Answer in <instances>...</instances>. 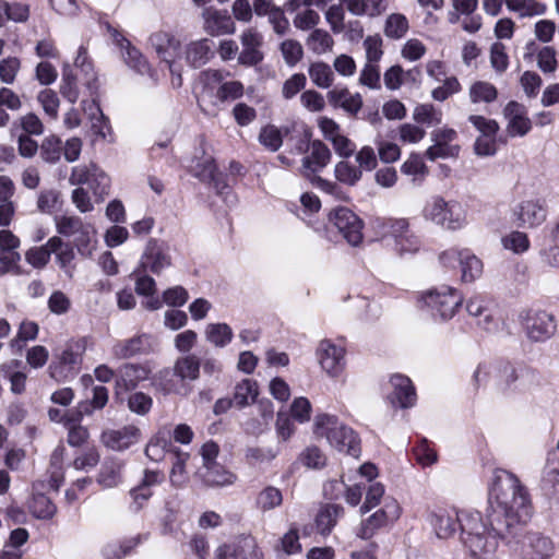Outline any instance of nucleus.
I'll list each match as a JSON object with an SVG mask.
<instances>
[{
    "label": "nucleus",
    "instance_id": "obj_55",
    "mask_svg": "<svg viewBox=\"0 0 559 559\" xmlns=\"http://www.w3.org/2000/svg\"><path fill=\"white\" fill-rule=\"evenodd\" d=\"M413 119L423 124H439L442 121V111L432 104H418L414 108Z\"/></svg>",
    "mask_w": 559,
    "mask_h": 559
},
{
    "label": "nucleus",
    "instance_id": "obj_58",
    "mask_svg": "<svg viewBox=\"0 0 559 559\" xmlns=\"http://www.w3.org/2000/svg\"><path fill=\"white\" fill-rule=\"evenodd\" d=\"M62 152V142L58 136L49 135L45 138L40 145V157L48 164H56Z\"/></svg>",
    "mask_w": 559,
    "mask_h": 559
},
{
    "label": "nucleus",
    "instance_id": "obj_36",
    "mask_svg": "<svg viewBox=\"0 0 559 559\" xmlns=\"http://www.w3.org/2000/svg\"><path fill=\"white\" fill-rule=\"evenodd\" d=\"M290 129L287 126L276 127L274 124H266L260 129L259 143L270 152H276L283 145V138L289 133Z\"/></svg>",
    "mask_w": 559,
    "mask_h": 559
},
{
    "label": "nucleus",
    "instance_id": "obj_12",
    "mask_svg": "<svg viewBox=\"0 0 559 559\" xmlns=\"http://www.w3.org/2000/svg\"><path fill=\"white\" fill-rule=\"evenodd\" d=\"M401 513L400 503L394 498L386 497L383 506L361 522L357 535L362 539H369L382 527L397 521Z\"/></svg>",
    "mask_w": 559,
    "mask_h": 559
},
{
    "label": "nucleus",
    "instance_id": "obj_54",
    "mask_svg": "<svg viewBox=\"0 0 559 559\" xmlns=\"http://www.w3.org/2000/svg\"><path fill=\"white\" fill-rule=\"evenodd\" d=\"M38 332L39 328L37 323L34 321L24 320L21 322L15 337L10 341L9 346L11 348L21 350L25 342L34 341L37 337Z\"/></svg>",
    "mask_w": 559,
    "mask_h": 559
},
{
    "label": "nucleus",
    "instance_id": "obj_50",
    "mask_svg": "<svg viewBox=\"0 0 559 559\" xmlns=\"http://www.w3.org/2000/svg\"><path fill=\"white\" fill-rule=\"evenodd\" d=\"M308 74L311 82L320 88H329L334 81V74L330 66L322 61L311 63Z\"/></svg>",
    "mask_w": 559,
    "mask_h": 559
},
{
    "label": "nucleus",
    "instance_id": "obj_38",
    "mask_svg": "<svg viewBox=\"0 0 559 559\" xmlns=\"http://www.w3.org/2000/svg\"><path fill=\"white\" fill-rule=\"evenodd\" d=\"M48 245L52 253L56 254V261L59 266L66 272L71 271L72 262L75 258V252L70 243L63 242L59 236H52L48 239Z\"/></svg>",
    "mask_w": 559,
    "mask_h": 559
},
{
    "label": "nucleus",
    "instance_id": "obj_35",
    "mask_svg": "<svg viewBox=\"0 0 559 559\" xmlns=\"http://www.w3.org/2000/svg\"><path fill=\"white\" fill-rule=\"evenodd\" d=\"M461 281L463 283H474L483 275V261L469 249H463V255L460 262Z\"/></svg>",
    "mask_w": 559,
    "mask_h": 559
},
{
    "label": "nucleus",
    "instance_id": "obj_46",
    "mask_svg": "<svg viewBox=\"0 0 559 559\" xmlns=\"http://www.w3.org/2000/svg\"><path fill=\"white\" fill-rule=\"evenodd\" d=\"M204 335L207 342L216 347H225L234 336L231 328L226 323H210L206 325Z\"/></svg>",
    "mask_w": 559,
    "mask_h": 559
},
{
    "label": "nucleus",
    "instance_id": "obj_23",
    "mask_svg": "<svg viewBox=\"0 0 559 559\" xmlns=\"http://www.w3.org/2000/svg\"><path fill=\"white\" fill-rule=\"evenodd\" d=\"M202 16L203 28L211 36L230 35L236 32V24L226 11L207 8Z\"/></svg>",
    "mask_w": 559,
    "mask_h": 559
},
{
    "label": "nucleus",
    "instance_id": "obj_64",
    "mask_svg": "<svg viewBox=\"0 0 559 559\" xmlns=\"http://www.w3.org/2000/svg\"><path fill=\"white\" fill-rule=\"evenodd\" d=\"M281 51L285 62L289 67H294L295 64H297L304 56V49L301 44L295 39L284 40L281 44Z\"/></svg>",
    "mask_w": 559,
    "mask_h": 559
},
{
    "label": "nucleus",
    "instance_id": "obj_4",
    "mask_svg": "<svg viewBox=\"0 0 559 559\" xmlns=\"http://www.w3.org/2000/svg\"><path fill=\"white\" fill-rule=\"evenodd\" d=\"M425 221L449 231L463 229L467 221V211L456 200H445L441 195H433L424 205Z\"/></svg>",
    "mask_w": 559,
    "mask_h": 559
},
{
    "label": "nucleus",
    "instance_id": "obj_33",
    "mask_svg": "<svg viewBox=\"0 0 559 559\" xmlns=\"http://www.w3.org/2000/svg\"><path fill=\"white\" fill-rule=\"evenodd\" d=\"M212 56L213 45L206 38L190 43L186 49V60L193 68L202 67Z\"/></svg>",
    "mask_w": 559,
    "mask_h": 559
},
{
    "label": "nucleus",
    "instance_id": "obj_5",
    "mask_svg": "<svg viewBox=\"0 0 559 559\" xmlns=\"http://www.w3.org/2000/svg\"><path fill=\"white\" fill-rule=\"evenodd\" d=\"M204 80L205 86L199 103L207 115H216L222 104L243 95V85L239 81L223 82V74L217 70L204 72Z\"/></svg>",
    "mask_w": 559,
    "mask_h": 559
},
{
    "label": "nucleus",
    "instance_id": "obj_18",
    "mask_svg": "<svg viewBox=\"0 0 559 559\" xmlns=\"http://www.w3.org/2000/svg\"><path fill=\"white\" fill-rule=\"evenodd\" d=\"M306 146L309 147L310 152L301 160V173L309 177L322 170L330 163L332 154L330 148L320 140H314L310 144L301 141L297 150L304 152Z\"/></svg>",
    "mask_w": 559,
    "mask_h": 559
},
{
    "label": "nucleus",
    "instance_id": "obj_56",
    "mask_svg": "<svg viewBox=\"0 0 559 559\" xmlns=\"http://www.w3.org/2000/svg\"><path fill=\"white\" fill-rule=\"evenodd\" d=\"M501 245L506 250L521 254L528 250L530 240L525 233L513 230L501 238Z\"/></svg>",
    "mask_w": 559,
    "mask_h": 559
},
{
    "label": "nucleus",
    "instance_id": "obj_45",
    "mask_svg": "<svg viewBox=\"0 0 559 559\" xmlns=\"http://www.w3.org/2000/svg\"><path fill=\"white\" fill-rule=\"evenodd\" d=\"M202 478L211 487L229 486L236 481V475L219 464L205 468Z\"/></svg>",
    "mask_w": 559,
    "mask_h": 559
},
{
    "label": "nucleus",
    "instance_id": "obj_19",
    "mask_svg": "<svg viewBox=\"0 0 559 559\" xmlns=\"http://www.w3.org/2000/svg\"><path fill=\"white\" fill-rule=\"evenodd\" d=\"M431 136L435 144L426 151V156L430 160L455 157L459 155L460 146L452 144L457 138V133L454 129L448 127L439 128L431 133Z\"/></svg>",
    "mask_w": 559,
    "mask_h": 559
},
{
    "label": "nucleus",
    "instance_id": "obj_43",
    "mask_svg": "<svg viewBox=\"0 0 559 559\" xmlns=\"http://www.w3.org/2000/svg\"><path fill=\"white\" fill-rule=\"evenodd\" d=\"M87 348V340L85 337L72 340L66 344L64 349L59 356V360L66 366H75L82 362L83 355Z\"/></svg>",
    "mask_w": 559,
    "mask_h": 559
},
{
    "label": "nucleus",
    "instance_id": "obj_41",
    "mask_svg": "<svg viewBox=\"0 0 559 559\" xmlns=\"http://www.w3.org/2000/svg\"><path fill=\"white\" fill-rule=\"evenodd\" d=\"M342 513L343 508L341 506L328 504L322 507L316 516L319 533L322 535L330 534Z\"/></svg>",
    "mask_w": 559,
    "mask_h": 559
},
{
    "label": "nucleus",
    "instance_id": "obj_26",
    "mask_svg": "<svg viewBox=\"0 0 559 559\" xmlns=\"http://www.w3.org/2000/svg\"><path fill=\"white\" fill-rule=\"evenodd\" d=\"M150 371L143 366L126 364L118 369L116 376V394L134 389L141 381L148 378Z\"/></svg>",
    "mask_w": 559,
    "mask_h": 559
},
{
    "label": "nucleus",
    "instance_id": "obj_61",
    "mask_svg": "<svg viewBox=\"0 0 559 559\" xmlns=\"http://www.w3.org/2000/svg\"><path fill=\"white\" fill-rule=\"evenodd\" d=\"M52 250H50V247L47 241L43 246L28 249L25 253V260L34 267L43 269L49 262Z\"/></svg>",
    "mask_w": 559,
    "mask_h": 559
},
{
    "label": "nucleus",
    "instance_id": "obj_34",
    "mask_svg": "<svg viewBox=\"0 0 559 559\" xmlns=\"http://www.w3.org/2000/svg\"><path fill=\"white\" fill-rule=\"evenodd\" d=\"M498 98L497 87L488 82L476 80L468 86V99L474 105H489Z\"/></svg>",
    "mask_w": 559,
    "mask_h": 559
},
{
    "label": "nucleus",
    "instance_id": "obj_25",
    "mask_svg": "<svg viewBox=\"0 0 559 559\" xmlns=\"http://www.w3.org/2000/svg\"><path fill=\"white\" fill-rule=\"evenodd\" d=\"M262 35L253 28H248L240 35L242 50L238 56V62L243 66H254L263 59L260 50Z\"/></svg>",
    "mask_w": 559,
    "mask_h": 559
},
{
    "label": "nucleus",
    "instance_id": "obj_21",
    "mask_svg": "<svg viewBox=\"0 0 559 559\" xmlns=\"http://www.w3.org/2000/svg\"><path fill=\"white\" fill-rule=\"evenodd\" d=\"M215 559H258L255 540L242 536L223 544L215 550Z\"/></svg>",
    "mask_w": 559,
    "mask_h": 559
},
{
    "label": "nucleus",
    "instance_id": "obj_42",
    "mask_svg": "<svg viewBox=\"0 0 559 559\" xmlns=\"http://www.w3.org/2000/svg\"><path fill=\"white\" fill-rule=\"evenodd\" d=\"M306 46L316 55H324L332 51L334 39L325 29L314 28L308 35Z\"/></svg>",
    "mask_w": 559,
    "mask_h": 559
},
{
    "label": "nucleus",
    "instance_id": "obj_52",
    "mask_svg": "<svg viewBox=\"0 0 559 559\" xmlns=\"http://www.w3.org/2000/svg\"><path fill=\"white\" fill-rule=\"evenodd\" d=\"M283 502L282 491L273 486L263 488L257 496L255 506L259 510L266 512L280 507Z\"/></svg>",
    "mask_w": 559,
    "mask_h": 559
},
{
    "label": "nucleus",
    "instance_id": "obj_63",
    "mask_svg": "<svg viewBox=\"0 0 559 559\" xmlns=\"http://www.w3.org/2000/svg\"><path fill=\"white\" fill-rule=\"evenodd\" d=\"M299 461L307 468H321L325 465L326 457L318 447L310 445L299 454Z\"/></svg>",
    "mask_w": 559,
    "mask_h": 559
},
{
    "label": "nucleus",
    "instance_id": "obj_14",
    "mask_svg": "<svg viewBox=\"0 0 559 559\" xmlns=\"http://www.w3.org/2000/svg\"><path fill=\"white\" fill-rule=\"evenodd\" d=\"M346 350L331 340H322L316 349L317 360L321 369L331 378H338L345 369Z\"/></svg>",
    "mask_w": 559,
    "mask_h": 559
},
{
    "label": "nucleus",
    "instance_id": "obj_47",
    "mask_svg": "<svg viewBox=\"0 0 559 559\" xmlns=\"http://www.w3.org/2000/svg\"><path fill=\"white\" fill-rule=\"evenodd\" d=\"M335 179L346 186L354 187L362 178L361 169L348 160H341L334 166Z\"/></svg>",
    "mask_w": 559,
    "mask_h": 559
},
{
    "label": "nucleus",
    "instance_id": "obj_10",
    "mask_svg": "<svg viewBox=\"0 0 559 559\" xmlns=\"http://www.w3.org/2000/svg\"><path fill=\"white\" fill-rule=\"evenodd\" d=\"M520 320L526 335L534 342L547 341L557 331L555 316L542 309L524 310L520 313Z\"/></svg>",
    "mask_w": 559,
    "mask_h": 559
},
{
    "label": "nucleus",
    "instance_id": "obj_17",
    "mask_svg": "<svg viewBox=\"0 0 559 559\" xmlns=\"http://www.w3.org/2000/svg\"><path fill=\"white\" fill-rule=\"evenodd\" d=\"M171 266L169 247L156 239H150L140 260V269L159 275Z\"/></svg>",
    "mask_w": 559,
    "mask_h": 559
},
{
    "label": "nucleus",
    "instance_id": "obj_31",
    "mask_svg": "<svg viewBox=\"0 0 559 559\" xmlns=\"http://www.w3.org/2000/svg\"><path fill=\"white\" fill-rule=\"evenodd\" d=\"M504 4L520 19H533L547 12V5L539 0H504Z\"/></svg>",
    "mask_w": 559,
    "mask_h": 559
},
{
    "label": "nucleus",
    "instance_id": "obj_32",
    "mask_svg": "<svg viewBox=\"0 0 559 559\" xmlns=\"http://www.w3.org/2000/svg\"><path fill=\"white\" fill-rule=\"evenodd\" d=\"M124 463L121 460L112 459L103 463L97 483L104 488H115L122 483V469Z\"/></svg>",
    "mask_w": 559,
    "mask_h": 559
},
{
    "label": "nucleus",
    "instance_id": "obj_49",
    "mask_svg": "<svg viewBox=\"0 0 559 559\" xmlns=\"http://www.w3.org/2000/svg\"><path fill=\"white\" fill-rule=\"evenodd\" d=\"M62 205L61 193L56 189H43L38 192L36 207L40 213L51 214Z\"/></svg>",
    "mask_w": 559,
    "mask_h": 559
},
{
    "label": "nucleus",
    "instance_id": "obj_28",
    "mask_svg": "<svg viewBox=\"0 0 559 559\" xmlns=\"http://www.w3.org/2000/svg\"><path fill=\"white\" fill-rule=\"evenodd\" d=\"M110 34L116 44L120 47L124 62L141 74L150 73V67L142 53L136 48L132 47L118 31L110 29Z\"/></svg>",
    "mask_w": 559,
    "mask_h": 559
},
{
    "label": "nucleus",
    "instance_id": "obj_3",
    "mask_svg": "<svg viewBox=\"0 0 559 559\" xmlns=\"http://www.w3.org/2000/svg\"><path fill=\"white\" fill-rule=\"evenodd\" d=\"M313 433L325 438L331 447L354 457L360 454V443L355 431L330 414H318L313 419Z\"/></svg>",
    "mask_w": 559,
    "mask_h": 559
},
{
    "label": "nucleus",
    "instance_id": "obj_24",
    "mask_svg": "<svg viewBox=\"0 0 559 559\" xmlns=\"http://www.w3.org/2000/svg\"><path fill=\"white\" fill-rule=\"evenodd\" d=\"M503 116L508 121L507 130L512 136H523L531 130V120L522 104L509 102L503 109Z\"/></svg>",
    "mask_w": 559,
    "mask_h": 559
},
{
    "label": "nucleus",
    "instance_id": "obj_9",
    "mask_svg": "<svg viewBox=\"0 0 559 559\" xmlns=\"http://www.w3.org/2000/svg\"><path fill=\"white\" fill-rule=\"evenodd\" d=\"M511 215L519 227L536 228L547 218L545 202L536 195H521L513 201Z\"/></svg>",
    "mask_w": 559,
    "mask_h": 559
},
{
    "label": "nucleus",
    "instance_id": "obj_16",
    "mask_svg": "<svg viewBox=\"0 0 559 559\" xmlns=\"http://www.w3.org/2000/svg\"><path fill=\"white\" fill-rule=\"evenodd\" d=\"M142 440L141 429L129 424L117 429H106L100 435L102 444L115 452H123Z\"/></svg>",
    "mask_w": 559,
    "mask_h": 559
},
{
    "label": "nucleus",
    "instance_id": "obj_22",
    "mask_svg": "<svg viewBox=\"0 0 559 559\" xmlns=\"http://www.w3.org/2000/svg\"><path fill=\"white\" fill-rule=\"evenodd\" d=\"M392 392L388 399L393 407L408 408L415 405L416 392L409 378L403 374H393L390 378Z\"/></svg>",
    "mask_w": 559,
    "mask_h": 559
},
{
    "label": "nucleus",
    "instance_id": "obj_60",
    "mask_svg": "<svg viewBox=\"0 0 559 559\" xmlns=\"http://www.w3.org/2000/svg\"><path fill=\"white\" fill-rule=\"evenodd\" d=\"M408 31L407 19L400 13H393L386 17L384 34L393 39L402 38Z\"/></svg>",
    "mask_w": 559,
    "mask_h": 559
},
{
    "label": "nucleus",
    "instance_id": "obj_8",
    "mask_svg": "<svg viewBox=\"0 0 559 559\" xmlns=\"http://www.w3.org/2000/svg\"><path fill=\"white\" fill-rule=\"evenodd\" d=\"M200 362L195 356L179 357L173 370L164 369L156 377V384L166 393L178 392V380L194 381L199 378Z\"/></svg>",
    "mask_w": 559,
    "mask_h": 559
},
{
    "label": "nucleus",
    "instance_id": "obj_29",
    "mask_svg": "<svg viewBox=\"0 0 559 559\" xmlns=\"http://www.w3.org/2000/svg\"><path fill=\"white\" fill-rule=\"evenodd\" d=\"M460 514H451L445 510L431 511L428 521L439 538H450L456 532L457 522L460 523Z\"/></svg>",
    "mask_w": 559,
    "mask_h": 559
},
{
    "label": "nucleus",
    "instance_id": "obj_51",
    "mask_svg": "<svg viewBox=\"0 0 559 559\" xmlns=\"http://www.w3.org/2000/svg\"><path fill=\"white\" fill-rule=\"evenodd\" d=\"M190 455L186 452L177 451L174 453L173 466L169 473L170 483L175 487H182L188 481V473L186 471V464Z\"/></svg>",
    "mask_w": 559,
    "mask_h": 559
},
{
    "label": "nucleus",
    "instance_id": "obj_2",
    "mask_svg": "<svg viewBox=\"0 0 559 559\" xmlns=\"http://www.w3.org/2000/svg\"><path fill=\"white\" fill-rule=\"evenodd\" d=\"M461 539L475 559H491L498 548L499 539L507 527L499 523L484 521L478 511H462L460 518Z\"/></svg>",
    "mask_w": 559,
    "mask_h": 559
},
{
    "label": "nucleus",
    "instance_id": "obj_62",
    "mask_svg": "<svg viewBox=\"0 0 559 559\" xmlns=\"http://www.w3.org/2000/svg\"><path fill=\"white\" fill-rule=\"evenodd\" d=\"M278 454V451L271 447H248L246 449V459L250 464L269 463Z\"/></svg>",
    "mask_w": 559,
    "mask_h": 559
},
{
    "label": "nucleus",
    "instance_id": "obj_6",
    "mask_svg": "<svg viewBox=\"0 0 559 559\" xmlns=\"http://www.w3.org/2000/svg\"><path fill=\"white\" fill-rule=\"evenodd\" d=\"M56 230L59 235L67 238H74L79 252L91 258L95 252L98 239L95 226L85 222L76 215H58L55 217Z\"/></svg>",
    "mask_w": 559,
    "mask_h": 559
},
{
    "label": "nucleus",
    "instance_id": "obj_27",
    "mask_svg": "<svg viewBox=\"0 0 559 559\" xmlns=\"http://www.w3.org/2000/svg\"><path fill=\"white\" fill-rule=\"evenodd\" d=\"M329 103L335 108H342L350 115H356L362 107L359 93H352L347 87L335 86L326 94Z\"/></svg>",
    "mask_w": 559,
    "mask_h": 559
},
{
    "label": "nucleus",
    "instance_id": "obj_39",
    "mask_svg": "<svg viewBox=\"0 0 559 559\" xmlns=\"http://www.w3.org/2000/svg\"><path fill=\"white\" fill-rule=\"evenodd\" d=\"M349 13L356 16H377L384 10L383 0H340Z\"/></svg>",
    "mask_w": 559,
    "mask_h": 559
},
{
    "label": "nucleus",
    "instance_id": "obj_20",
    "mask_svg": "<svg viewBox=\"0 0 559 559\" xmlns=\"http://www.w3.org/2000/svg\"><path fill=\"white\" fill-rule=\"evenodd\" d=\"M189 168L190 171L200 180L214 182V187L218 193H223V190L227 189V186L221 181L216 174V166L213 156L206 153L204 148H200L195 152Z\"/></svg>",
    "mask_w": 559,
    "mask_h": 559
},
{
    "label": "nucleus",
    "instance_id": "obj_40",
    "mask_svg": "<svg viewBox=\"0 0 559 559\" xmlns=\"http://www.w3.org/2000/svg\"><path fill=\"white\" fill-rule=\"evenodd\" d=\"M82 413L75 412L71 415L63 417L64 426L68 429V443L71 447L82 445L88 438V431L85 427L81 426Z\"/></svg>",
    "mask_w": 559,
    "mask_h": 559
},
{
    "label": "nucleus",
    "instance_id": "obj_1",
    "mask_svg": "<svg viewBox=\"0 0 559 559\" xmlns=\"http://www.w3.org/2000/svg\"><path fill=\"white\" fill-rule=\"evenodd\" d=\"M531 515V501L527 490L519 478L504 469L495 472L488 497L487 518L490 523H499L508 530L525 523Z\"/></svg>",
    "mask_w": 559,
    "mask_h": 559
},
{
    "label": "nucleus",
    "instance_id": "obj_7",
    "mask_svg": "<svg viewBox=\"0 0 559 559\" xmlns=\"http://www.w3.org/2000/svg\"><path fill=\"white\" fill-rule=\"evenodd\" d=\"M463 297L460 292L451 286H440L426 290L420 296V302L436 319L447 321L452 319Z\"/></svg>",
    "mask_w": 559,
    "mask_h": 559
},
{
    "label": "nucleus",
    "instance_id": "obj_44",
    "mask_svg": "<svg viewBox=\"0 0 559 559\" xmlns=\"http://www.w3.org/2000/svg\"><path fill=\"white\" fill-rule=\"evenodd\" d=\"M83 110L87 115L93 131L105 138L106 132L109 130L108 120L104 116L98 103L95 99H92L91 102H83Z\"/></svg>",
    "mask_w": 559,
    "mask_h": 559
},
{
    "label": "nucleus",
    "instance_id": "obj_30",
    "mask_svg": "<svg viewBox=\"0 0 559 559\" xmlns=\"http://www.w3.org/2000/svg\"><path fill=\"white\" fill-rule=\"evenodd\" d=\"M153 342L148 335H138L132 338L118 342L112 347V354L117 358H129L152 349Z\"/></svg>",
    "mask_w": 559,
    "mask_h": 559
},
{
    "label": "nucleus",
    "instance_id": "obj_48",
    "mask_svg": "<svg viewBox=\"0 0 559 559\" xmlns=\"http://www.w3.org/2000/svg\"><path fill=\"white\" fill-rule=\"evenodd\" d=\"M258 386L253 380L245 379L236 384L233 402L237 407H245L255 401Z\"/></svg>",
    "mask_w": 559,
    "mask_h": 559
},
{
    "label": "nucleus",
    "instance_id": "obj_57",
    "mask_svg": "<svg viewBox=\"0 0 559 559\" xmlns=\"http://www.w3.org/2000/svg\"><path fill=\"white\" fill-rule=\"evenodd\" d=\"M533 559H549L555 550L554 543L549 537L543 535H532L530 538Z\"/></svg>",
    "mask_w": 559,
    "mask_h": 559
},
{
    "label": "nucleus",
    "instance_id": "obj_11",
    "mask_svg": "<svg viewBox=\"0 0 559 559\" xmlns=\"http://www.w3.org/2000/svg\"><path fill=\"white\" fill-rule=\"evenodd\" d=\"M150 43L158 57L168 64L173 75L171 84L174 87H180L182 79L179 70L176 68L175 60L180 56V43L169 33L158 31L151 35Z\"/></svg>",
    "mask_w": 559,
    "mask_h": 559
},
{
    "label": "nucleus",
    "instance_id": "obj_53",
    "mask_svg": "<svg viewBox=\"0 0 559 559\" xmlns=\"http://www.w3.org/2000/svg\"><path fill=\"white\" fill-rule=\"evenodd\" d=\"M543 481L550 487L559 485V440L556 449L550 450L547 454Z\"/></svg>",
    "mask_w": 559,
    "mask_h": 559
},
{
    "label": "nucleus",
    "instance_id": "obj_37",
    "mask_svg": "<svg viewBox=\"0 0 559 559\" xmlns=\"http://www.w3.org/2000/svg\"><path fill=\"white\" fill-rule=\"evenodd\" d=\"M44 484L36 483L33 486V498L29 502V510L37 519H51L57 509L51 500L45 495L40 493Z\"/></svg>",
    "mask_w": 559,
    "mask_h": 559
},
{
    "label": "nucleus",
    "instance_id": "obj_13",
    "mask_svg": "<svg viewBox=\"0 0 559 559\" xmlns=\"http://www.w3.org/2000/svg\"><path fill=\"white\" fill-rule=\"evenodd\" d=\"M500 384L504 390L526 392L540 385L539 372L530 368L516 369L510 365L498 368Z\"/></svg>",
    "mask_w": 559,
    "mask_h": 559
},
{
    "label": "nucleus",
    "instance_id": "obj_59",
    "mask_svg": "<svg viewBox=\"0 0 559 559\" xmlns=\"http://www.w3.org/2000/svg\"><path fill=\"white\" fill-rule=\"evenodd\" d=\"M66 454V448L63 445L57 447L50 457V466H51V479L49 481V487L53 490H58L62 479H63V472H62V464L64 460Z\"/></svg>",
    "mask_w": 559,
    "mask_h": 559
},
{
    "label": "nucleus",
    "instance_id": "obj_15",
    "mask_svg": "<svg viewBox=\"0 0 559 559\" xmlns=\"http://www.w3.org/2000/svg\"><path fill=\"white\" fill-rule=\"evenodd\" d=\"M329 221L343 235L350 246H358L362 241V221L347 207H336L329 214Z\"/></svg>",
    "mask_w": 559,
    "mask_h": 559
}]
</instances>
